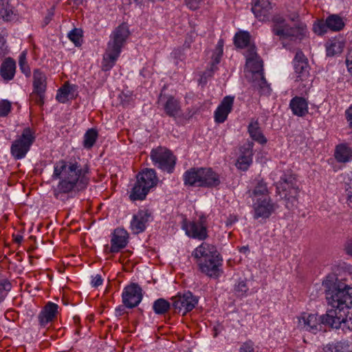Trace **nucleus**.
<instances>
[{
    "label": "nucleus",
    "instance_id": "obj_1",
    "mask_svg": "<svg viewBox=\"0 0 352 352\" xmlns=\"http://www.w3.org/2000/svg\"><path fill=\"white\" fill-rule=\"evenodd\" d=\"M322 285L327 303L332 309L321 315V322L331 328L351 331L352 313L348 309L352 307V287L333 276H327Z\"/></svg>",
    "mask_w": 352,
    "mask_h": 352
},
{
    "label": "nucleus",
    "instance_id": "obj_2",
    "mask_svg": "<svg viewBox=\"0 0 352 352\" xmlns=\"http://www.w3.org/2000/svg\"><path fill=\"white\" fill-rule=\"evenodd\" d=\"M88 173L87 166L82 168L76 162L60 160L56 162L53 177L60 180L57 187L54 189V197L60 199L63 194L78 192L85 189L89 180L87 176Z\"/></svg>",
    "mask_w": 352,
    "mask_h": 352
},
{
    "label": "nucleus",
    "instance_id": "obj_3",
    "mask_svg": "<svg viewBox=\"0 0 352 352\" xmlns=\"http://www.w3.org/2000/svg\"><path fill=\"white\" fill-rule=\"evenodd\" d=\"M192 256L197 258L199 270L210 278H217L223 273V260L214 245L202 243L194 250Z\"/></svg>",
    "mask_w": 352,
    "mask_h": 352
},
{
    "label": "nucleus",
    "instance_id": "obj_4",
    "mask_svg": "<svg viewBox=\"0 0 352 352\" xmlns=\"http://www.w3.org/2000/svg\"><path fill=\"white\" fill-rule=\"evenodd\" d=\"M129 36V29L124 24L119 25L113 32L103 56L102 65L103 71H109L113 67Z\"/></svg>",
    "mask_w": 352,
    "mask_h": 352
},
{
    "label": "nucleus",
    "instance_id": "obj_5",
    "mask_svg": "<svg viewBox=\"0 0 352 352\" xmlns=\"http://www.w3.org/2000/svg\"><path fill=\"white\" fill-rule=\"evenodd\" d=\"M158 178L152 168H144L136 175V182L131 189L130 199L144 200L150 190L157 186Z\"/></svg>",
    "mask_w": 352,
    "mask_h": 352
},
{
    "label": "nucleus",
    "instance_id": "obj_6",
    "mask_svg": "<svg viewBox=\"0 0 352 352\" xmlns=\"http://www.w3.org/2000/svg\"><path fill=\"white\" fill-rule=\"evenodd\" d=\"M299 192V182L294 174H285L276 184V193L286 200L285 206L289 210L296 206Z\"/></svg>",
    "mask_w": 352,
    "mask_h": 352
},
{
    "label": "nucleus",
    "instance_id": "obj_7",
    "mask_svg": "<svg viewBox=\"0 0 352 352\" xmlns=\"http://www.w3.org/2000/svg\"><path fill=\"white\" fill-rule=\"evenodd\" d=\"M35 140L34 131L30 127L25 128L21 135L15 140L10 148V152L14 157L20 160L24 157Z\"/></svg>",
    "mask_w": 352,
    "mask_h": 352
},
{
    "label": "nucleus",
    "instance_id": "obj_8",
    "mask_svg": "<svg viewBox=\"0 0 352 352\" xmlns=\"http://www.w3.org/2000/svg\"><path fill=\"white\" fill-rule=\"evenodd\" d=\"M150 156L157 167L169 173H173L177 159L170 150L159 146L151 150Z\"/></svg>",
    "mask_w": 352,
    "mask_h": 352
},
{
    "label": "nucleus",
    "instance_id": "obj_9",
    "mask_svg": "<svg viewBox=\"0 0 352 352\" xmlns=\"http://www.w3.org/2000/svg\"><path fill=\"white\" fill-rule=\"evenodd\" d=\"M172 307L175 314H182L185 316L191 311L198 303V298L190 292L178 293L171 298Z\"/></svg>",
    "mask_w": 352,
    "mask_h": 352
},
{
    "label": "nucleus",
    "instance_id": "obj_10",
    "mask_svg": "<svg viewBox=\"0 0 352 352\" xmlns=\"http://www.w3.org/2000/svg\"><path fill=\"white\" fill-rule=\"evenodd\" d=\"M122 297L125 307L127 308L135 307L142 299V289L138 284L132 283L125 287Z\"/></svg>",
    "mask_w": 352,
    "mask_h": 352
},
{
    "label": "nucleus",
    "instance_id": "obj_11",
    "mask_svg": "<svg viewBox=\"0 0 352 352\" xmlns=\"http://www.w3.org/2000/svg\"><path fill=\"white\" fill-rule=\"evenodd\" d=\"M182 228L185 230L186 234L192 238L204 240L208 236L207 229L203 224L202 218L198 222L188 221L186 219H184Z\"/></svg>",
    "mask_w": 352,
    "mask_h": 352
},
{
    "label": "nucleus",
    "instance_id": "obj_12",
    "mask_svg": "<svg viewBox=\"0 0 352 352\" xmlns=\"http://www.w3.org/2000/svg\"><path fill=\"white\" fill-rule=\"evenodd\" d=\"M246 57V67L250 69L251 76H256V73H263V60L256 52V46H251L245 52Z\"/></svg>",
    "mask_w": 352,
    "mask_h": 352
},
{
    "label": "nucleus",
    "instance_id": "obj_13",
    "mask_svg": "<svg viewBox=\"0 0 352 352\" xmlns=\"http://www.w3.org/2000/svg\"><path fill=\"white\" fill-rule=\"evenodd\" d=\"M294 67L296 74V80L304 81L309 76L308 60L302 51H298L294 58Z\"/></svg>",
    "mask_w": 352,
    "mask_h": 352
},
{
    "label": "nucleus",
    "instance_id": "obj_14",
    "mask_svg": "<svg viewBox=\"0 0 352 352\" xmlns=\"http://www.w3.org/2000/svg\"><path fill=\"white\" fill-rule=\"evenodd\" d=\"M276 205L270 197L258 198L254 204V219L268 218L276 210Z\"/></svg>",
    "mask_w": 352,
    "mask_h": 352
},
{
    "label": "nucleus",
    "instance_id": "obj_15",
    "mask_svg": "<svg viewBox=\"0 0 352 352\" xmlns=\"http://www.w3.org/2000/svg\"><path fill=\"white\" fill-rule=\"evenodd\" d=\"M306 25L298 23L293 27L287 25L283 30V34L278 35L280 40L296 41L302 40L305 36Z\"/></svg>",
    "mask_w": 352,
    "mask_h": 352
},
{
    "label": "nucleus",
    "instance_id": "obj_16",
    "mask_svg": "<svg viewBox=\"0 0 352 352\" xmlns=\"http://www.w3.org/2000/svg\"><path fill=\"white\" fill-rule=\"evenodd\" d=\"M272 6L270 0H256L252 10L255 16L261 21H270Z\"/></svg>",
    "mask_w": 352,
    "mask_h": 352
},
{
    "label": "nucleus",
    "instance_id": "obj_17",
    "mask_svg": "<svg viewBox=\"0 0 352 352\" xmlns=\"http://www.w3.org/2000/svg\"><path fill=\"white\" fill-rule=\"evenodd\" d=\"M322 324L321 316L318 318L316 314H303L299 319V326L307 331L316 333L318 331L321 329Z\"/></svg>",
    "mask_w": 352,
    "mask_h": 352
},
{
    "label": "nucleus",
    "instance_id": "obj_18",
    "mask_svg": "<svg viewBox=\"0 0 352 352\" xmlns=\"http://www.w3.org/2000/svg\"><path fill=\"white\" fill-rule=\"evenodd\" d=\"M128 238L129 234L124 229L120 228L115 229L111 239L110 252L117 253L124 248L127 245Z\"/></svg>",
    "mask_w": 352,
    "mask_h": 352
},
{
    "label": "nucleus",
    "instance_id": "obj_19",
    "mask_svg": "<svg viewBox=\"0 0 352 352\" xmlns=\"http://www.w3.org/2000/svg\"><path fill=\"white\" fill-rule=\"evenodd\" d=\"M58 309L57 304L48 302L38 316L40 325L45 327L54 321L57 318Z\"/></svg>",
    "mask_w": 352,
    "mask_h": 352
},
{
    "label": "nucleus",
    "instance_id": "obj_20",
    "mask_svg": "<svg viewBox=\"0 0 352 352\" xmlns=\"http://www.w3.org/2000/svg\"><path fill=\"white\" fill-rule=\"evenodd\" d=\"M151 213L148 210H140L134 214L131 222V228L133 233L139 234L146 228V224L149 221Z\"/></svg>",
    "mask_w": 352,
    "mask_h": 352
},
{
    "label": "nucleus",
    "instance_id": "obj_21",
    "mask_svg": "<svg viewBox=\"0 0 352 352\" xmlns=\"http://www.w3.org/2000/svg\"><path fill=\"white\" fill-rule=\"evenodd\" d=\"M253 143L248 142L245 144L241 148V154L239 157L236 166V167L243 171L248 169L249 166L252 162L253 155Z\"/></svg>",
    "mask_w": 352,
    "mask_h": 352
},
{
    "label": "nucleus",
    "instance_id": "obj_22",
    "mask_svg": "<svg viewBox=\"0 0 352 352\" xmlns=\"http://www.w3.org/2000/svg\"><path fill=\"white\" fill-rule=\"evenodd\" d=\"M200 188H216L221 184L219 175L211 168L202 167V175Z\"/></svg>",
    "mask_w": 352,
    "mask_h": 352
},
{
    "label": "nucleus",
    "instance_id": "obj_23",
    "mask_svg": "<svg viewBox=\"0 0 352 352\" xmlns=\"http://www.w3.org/2000/svg\"><path fill=\"white\" fill-rule=\"evenodd\" d=\"M234 102V97L226 96L214 112V119L218 123H223L230 113Z\"/></svg>",
    "mask_w": 352,
    "mask_h": 352
},
{
    "label": "nucleus",
    "instance_id": "obj_24",
    "mask_svg": "<svg viewBox=\"0 0 352 352\" xmlns=\"http://www.w3.org/2000/svg\"><path fill=\"white\" fill-rule=\"evenodd\" d=\"M202 175V167L190 168L183 175L184 184L185 186L199 187L201 186V179Z\"/></svg>",
    "mask_w": 352,
    "mask_h": 352
},
{
    "label": "nucleus",
    "instance_id": "obj_25",
    "mask_svg": "<svg viewBox=\"0 0 352 352\" xmlns=\"http://www.w3.org/2000/svg\"><path fill=\"white\" fill-rule=\"evenodd\" d=\"M16 72V62L12 58H6L0 67V75L5 81L14 78Z\"/></svg>",
    "mask_w": 352,
    "mask_h": 352
},
{
    "label": "nucleus",
    "instance_id": "obj_26",
    "mask_svg": "<svg viewBox=\"0 0 352 352\" xmlns=\"http://www.w3.org/2000/svg\"><path fill=\"white\" fill-rule=\"evenodd\" d=\"M293 113L296 116L303 117L308 113V102L302 97L296 96L293 98L289 104Z\"/></svg>",
    "mask_w": 352,
    "mask_h": 352
},
{
    "label": "nucleus",
    "instance_id": "obj_27",
    "mask_svg": "<svg viewBox=\"0 0 352 352\" xmlns=\"http://www.w3.org/2000/svg\"><path fill=\"white\" fill-rule=\"evenodd\" d=\"M223 39H220L217 45L215 47V50L212 54V63L210 65V69L208 72H205L204 75L208 76H211L212 74L217 70V65L220 63L221 58L223 55Z\"/></svg>",
    "mask_w": 352,
    "mask_h": 352
},
{
    "label": "nucleus",
    "instance_id": "obj_28",
    "mask_svg": "<svg viewBox=\"0 0 352 352\" xmlns=\"http://www.w3.org/2000/svg\"><path fill=\"white\" fill-rule=\"evenodd\" d=\"M253 86L256 89L261 95H267L270 93V87L265 80L263 73H256V76H252Z\"/></svg>",
    "mask_w": 352,
    "mask_h": 352
},
{
    "label": "nucleus",
    "instance_id": "obj_29",
    "mask_svg": "<svg viewBox=\"0 0 352 352\" xmlns=\"http://www.w3.org/2000/svg\"><path fill=\"white\" fill-rule=\"evenodd\" d=\"M251 36L247 31H239L234 37V44L236 48L243 49L247 47L249 49L251 46H255L250 43Z\"/></svg>",
    "mask_w": 352,
    "mask_h": 352
},
{
    "label": "nucleus",
    "instance_id": "obj_30",
    "mask_svg": "<svg viewBox=\"0 0 352 352\" xmlns=\"http://www.w3.org/2000/svg\"><path fill=\"white\" fill-rule=\"evenodd\" d=\"M164 109L167 116L176 118L180 116L181 107L179 102L173 97H169L166 102Z\"/></svg>",
    "mask_w": 352,
    "mask_h": 352
},
{
    "label": "nucleus",
    "instance_id": "obj_31",
    "mask_svg": "<svg viewBox=\"0 0 352 352\" xmlns=\"http://www.w3.org/2000/svg\"><path fill=\"white\" fill-rule=\"evenodd\" d=\"M335 157L339 162H346L352 159V151L345 144H340L336 146Z\"/></svg>",
    "mask_w": 352,
    "mask_h": 352
},
{
    "label": "nucleus",
    "instance_id": "obj_32",
    "mask_svg": "<svg viewBox=\"0 0 352 352\" xmlns=\"http://www.w3.org/2000/svg\"><path fill=\"white\" fill-rule=\"evenodd\" d=\"M344 43L337 38L329 40L326 44L327 55L333 56L342 53Z\"/></svg>",
    "mask_w": 352,
    "mask_h": 352
},
{
    "label": "nucleus",
    "instance_id": "obj_33",
    "mask_svg": "<svg viewBox=\"0 0 352 352\" xmlns=\"http://www.w3.org/2000/svg\"><path fill=\"white\" fill-rule=\"evenodd\" d=\"M33 90L46 91V76L40 69H35L33 73Z\"/></svg>",
    "mask_w": 352,
    "mask_h": 352
},
{
    "label": "nucleus",
    "instance_id": "obj_34",
    "mask_svg": "<svg viewBox=\"0 0 352 352\" xmlns=\"http://www.w3.org/2000/svg\"><path fill=\"white\" fill-rule=\"evenodd\" d=\"M74 91V86H71L68 82H65L58 91L56 100L62 103H65L69 98H73L72 92Z\"/></svg>",
    "mask_w": 352,
    "mask_h": 352
},
{
    "label": "nucleus",
    "instance_id": "obj_35",
    "mask_svg": "<svg viewBox=\"0 0 352 352\" xmlns=\"http://www.w3.org/2000/svg\"><path fill=\"white\" fill-rule=\"evenodd\" d=\"M248 132L250 137L260 144H264L267 142V139L263 135L258 122H252L249 124Z\"/></svg>",
    "mask_w": 352,
    "mask_h": 352
},
{
    "label": "nucleus",
    "instance_id": "obj_36",
    "mask_svg": "<svg viewBox=\"0 0 352 352\" xmlns=\"http://www.w3.org/2000/svg\"><path fill=\"white\" fill-rule=\"evenodd\" d=\"M326 21L329 29L331 31L338 32L342 30L345 25L342 17L337 14H331L329 16Z\"/></svg>",
    "mask_w": 352,
    "mask_h": 352
},
{
    "label": "nucleus",
    "instance_id": "obj_37",
    "mask_svg": "<svg viewBox=\"0 0 352 352\" xmlns=\"http://www.w3.org/2000/svg\"><path fill=\"white\" fill-rule=\"evenodd\" d=\"M273 25L272 31L274 35L278 36L283 34V30L287 25L285 18L280 14H275L272 18Z\"/></svg>",
    "mask_w": 352,
    "mask_h": 352
},
{
    "label": "nucleus",
    "instance_id": "obj_38",
    "mask_svg": "<svg viewBox=\"0 0 352 352\" xmlns=\"http://www.w3.org/2000/svg\"><path fill=\"white\" fill-rule=\"evenodd\" d=\"M171 308L170 303L164 298L156 300L153 305V309L156 314L164 315Z\"/></svg>",
    "mask_w": 352,
    "mask_h": 352
},
{
    "label": "nucleus",
    "instance_id": "obj_39",
    "mask_svg": "<svg viewBox=\"0 0 352 352\" xmlns=\"http://www.w3.org/2000/svg\"><path fill=\"white\" fill-rule=\"evenodd\" d=\"M98 137V133L96 129L93 128L88 129L84 135L83 146L85 148H91L96 143Z\"/></svg>",
    "mask_w": 352,
    "mask_h": 352
},
{
    "label": "nucleus",
    "instance_id": "obj_40",
    "mask_svg": "<svg viewBox=\"0 0 352 352\" xmlns=\"http://www.w3.org/2000/svg\"><path fill=\"white\" fill-rule=\"evenodd\" d=\"M250 196L254 197H262L261 198L263 199L264 197H270L269 196V190L267 187V184L264 182L263 180H261L258 182L256 186L254 187V190L252 192V194Z\"/></svg>",
    "mask_w": 352,
    "mask_h": 352
},
{
    "label": "nucleus",
    "instance_id": "obj_41",
    "mask_svg": "<svg viewBox=\"0 0 352 352\" xmlns=\"http://www.w3.org/2000/svg\"><path fill=\"white\" fill-rule=\"evenodd\" d=\"M14 18V12L10 6L6 3L0 5V19L5 21H10Z\"/></svg>",
    "mask_w": 352,
    "mask_h": 352
},
{
    "label": "nucleus",
    "instance_id": "obj_42",
    "mask_svg": "<svg viewBox=\"0 0 352 352\" xmlns=\"http://www.w3.org/2000/svg\"><path fill=\"white\" fill-rule=\"evenodd\" d=\"M11 288L12 285L8 280L5 278L0 280V302L4 300Z\"/></svg>",
    "mask_w": 352,
    "mask_h": 352
},
{
    "label": "nucleus",
    "instance_id": "obj_43",
    "mask_svg": "<svg viewBox=\"0 0 352 352\" xmlns=\"http://www.w3.org/2000/svg\"><path fill=\"white\" fill-rule=\"evenodd\" d=\"M249 287L245 280H239L238 283L234 285V292L237 296L243 297L246 296Z\"/></svg>",
    "mask_w": 352,
    "mask_h": 352
},
{
    "label": "nucleus",
    "instance_id": "obj_44",
    "mask_svg": "<svg viewBox=\"0 0 352 352\" xmlns=\"http://www.w3.org/2000/svg\"><path fill=\"white\" fill-rule=\"evenodd\" d=\"M329 27L327 21L319 20L314 24L313 30L318 35H322L327 32Z\"/></svg>",
    "mask_w": 352,
    "mask_h": 352
},
{
    "label": "nucleus",
    "instance_id": "obj_45",
    "mask_svg": "<svg viewBox=\"0 0 352 352\" xmlns=\"http://www.w3.org/2000/svg\"><path fill=\"white\" fill-rule=\"evenodd\" d=\"M45 91H39L38 90H33L30 94V100L34 104L43 106L44 104V97Z\"/></svg>",
    "mask_w": 352,
    "mask_h": 352
},
{
    "label": "nucleus",
    "instance_id": "obj_46",
    "mask_svg": "<svg viewBox=\"0 0 352 352\" xmlns=\"http://www.w3.org/2000/svg\"><path fill=\"white\" fill-rule=\"evenodd\" d=\"M69 38L76 45L78 46L80 45V39L82 35L79 30L75 28L68 34Z\"/></svg>",
    "mask_w": 352,
    "mask_h": 352
},
{
    "label": "nucleus",
    "instance_id": "obj_47",
    "mask_svg": "<svg viewBox=\"0 0 352 352\" xmlns=\"http://www.w3.org/2000/svg\"><path fill=\"white\" fill-rule=\"evenodd\" d=\"M11 111V103L8 100L0 102V117L7 116Z\"/></svg>",
    "mask_w": 352,
    "mask_h": 352
},
{
    "label": "nucleus",
    "instance_id": "obj_48",
    "mask_svg": "<svg viewBox=\"0 0 352 352\" xmlns=\"http://www.w3.org/2000/svg\"><path fill=\"white\" fill-rule=\"evenodd\" d=\"M25 52H23L19 57V65L22 72L28 76L30 74V69L29 66L26 63Z\"/></svg>",
    "mask_w": 352,
    "mask_h": 352
},
{
    "label": "nucleus",
    "instance_id": "obj_49",
    "mask_svg": "<svg viewBox=\"0 0 352 352\" xmlns=\"http://www.w3.org/2000/svg\"><path fill=\"white\" fill-rule=\"evenodd\" d=\"M334 346V352H348L349 351V345L346 342H337Z\"/></svg>",
    "mask_w": 352,
    "mask_h": 352
},
{
    "label": "nucleus",
    "instance_id": "obj_50",
    "mask_svg": "<svg viewBox=\"0 0 352 352\" xmlns=\"http://www.w3.org/2000/svg\"><path fill=\"white\" fill-rule=\"evenodd\" d=\"M254 343L251 340H248L243 343L239 349V352H254Z\"/></svg>",
    "mask_w": 352,
    "mask_h": 352
},
{
    "label": "nucleus",
    "instance_id": "obj_51",
    "mask_svg": "<svg viewBox=\"0 0 352 352\" xmlns=\"http://www.w3.org/2000/svg\"><path fill=\"white\" fill-rule=\"evenodd\" d=\"M7 54V46L4 37L0 34V60Z\"/></svg>",
    "mask_w": 352,
    "mask_h": 352
},
{
    "label": "nucleus",
    "instance_id": "obj_52",
    "mask_svg": "<svg viewBox=\"0 0 352 352\" xmlns=\"http://www.w3.org/2000/svg\"><path fill=\"white\" fill-rule=\"evenodd\" d=\"M186 6L191 10H195L199 8L201 0H184Z\"/></svg>",
    "mask_w": 352,
    "mask_h": 352
},
{
    "label": "nucleus",
    "instance_id": "obj_53",
    "mask_svg": "<svg viewBox=\"0 0 352 352\" xmlns=\"http://www.w3.org/2000/svg\"><path fill=\"white\" fill-rule=\"evenodd\" d=\"M54 8H52L50 10H48L47 14L45 16L44 20H43V26L47 25L49 24V23L52 19V17L54 14Z\"/></svg>",
    "mask_w": 352,
    "mask_h": 352
},
{
    "label": "nucleus",
    "instance_id": "obj_54",
    "mask_svg": "<svg viewBox=\"0 0 352 352\" xmlns=\"http://www.w3.org/2000/svg\"><path fill=\"white\" fill-rule=\"evenodd\" d=\"M344 250L348 255L352 256V237L346 241L344 244Z\"/></svg>",
    "mask_w": 352,
    "mask_h": 352
},
{
    "label": "nucleus",
    "instance_id": "obj_55",
    "mask_svg": "<svg viewBox=\"0 0 352 352\" xmlns=\"http://www.w3.org/2000/svg\"><path fill=\"white\" fill-rule=\"evenodd\" d=\"M102 283V279L100 275L97 274L91 280V285L94 287H97L101 285Z\"/></svg>",
    "mask_w": 352,
    "mask_h": 352
},
{
    "label": "nucleus",
    "instance_id": "obj_56",
    "mask_svg": "<svg viewBox=\"0 0 352 352\" xmlns=\"http://www.w3.org/2000/svg\"><path fill=\"white\" fill-rule=\"evenodd\" d=\"M346 118L349 124L350 127L352 128V107H349L346 111Z\"/></svg>",
    "mask_w": 352,
    "mask_h": 352
},
{
    "label": "nucleus",
    "instance_id": "obj_57",
    "mask_svg": "<svg viewBox=\"0 0 352 352\" xmlns=\"http://www.w3.org/2000/svg\"><path fill=\"white\" fill-rule=\"evenodd\" d=\"M238 221V217L236 214H230L226 221V226H231Z\"/></svg>",
    "mask_w": 352,
    "mask_h": 352
},
{
    "label": "nucleus",
    "instance_id": "obj_58",
    "mask_svg": "<svg viewBox=\"0 0 352 352\" xmlns=\"http://www.w3.org/2000/svg\"><path fill=\"white\" fill-rule=\"evenodd\" d=\"M346 190L348 191V193H347L348 205L352 208V188L350 187L349 189H347Z\"/></svg>",
    "mask_w": 352,
    "mask_h": 352
},
{
    "label": "nucleus",
    "instance_id": "obj_59",
    "mask_svg": "<svg viewBox=\"0 0 352 352\" xmlns=\"http://www.w3.org/2000/svg\"><path fill=\"white\" fill-rule=\"evenodd\" d=\"M346 63L349 71L352 72V56H349L346 58Z\"/></svg>",
    "mask_w": 352,
    "mask_h": 352
},
{
    "label": "nucleus",
    "instance_id": "obj_60",
    "mask_svg": "<svg viewBox=\"0 0 352 352\" xmlns=\"http://www.w3.org/2000/svg\"><path fill=\"white\" fill-rule=\"evenodd\" d=\"M322 352H334V346L333 344H327L323 348Z\"/></svg>",
    "mask_w": 352,
    "mask_h": 352
},
{
    "label": "nucleus",
    "instance_id": "obj_61",
    "mask_svg": "<svg viewBox=\"0 0 352 352\" xmlns=\"http://www.w3.org/2000/svg\"><path fill=\"white\" fill-rule=\"evenodd\" d=\"M22 241H23V236L21 235L17 234L16 236H14V241L16 243L20 244Z\"/></svg>",
    "mask_w": 352,
    "mask_h": 352
},
{
    "label": "nucleus",
    "instance_id": "obj_62",
    "mask_svg": "<svg viewBox=\"0 0 352 352\" xmlns=\"http://www.w3.org/2000/svg\"><path fill=\"white\" fill-rule=\"evenodd\" d=\"M116 311L117 315H118V316H122L124 313V308L122 307H118V309H116Z\"/></svg>",
    "mask_w": 352,
    "mask_h": 352
},
{
    "label": "nucleus",
    "instance_id": "obj_63",
    "mask_svg": "<svg viewBox=\"0 0 352 352\" xmlns=\"http://www.w3.org/2000/svg\"><path fill=\"white\" fill-rule=\"evenodd\" d=\"M213 331H214V333H213V336L214 337H217V335L219 333V332L221 331V329H219V327H214L213 328Z\"/></svg>",
    "mask_w": 352,
    "mask_h": 352
},
{
    "label": "nucleus",
    "instance_id": "obj_64",
    "mask_svg": "<svg viewBox=\"0 0 352 352\" xmlns=\"http://www.w3.org/2000/svg\"><path fill=\"white\" fill-rule=\"evenodd\" d=\"M248 250H249V248L248 246H243L240 248V252H243V253H245Z\"/></svg>",
    "mask_w": 352,
    "mask_h": 352
}]
</instances>
